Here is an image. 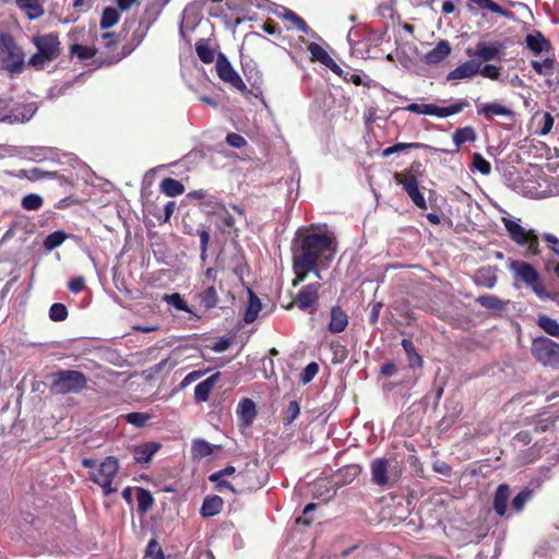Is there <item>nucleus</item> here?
Returning a JSON list of instances; mask_svg holds the SVG:
<instances>
[{
	"label": "nucleus",
	"instance_id": "obj_22",
	"mask_svg": "<svg viewBox=\"0 0 559 559\" xmlns=\"http://www.w3.org/2000/svg\"><path fill=\"white\" fill-rule=\"evenodd\" d=\"M348 326V316L338 306L331 308V319L328 329L331 333L337 334L344 332Z\"/></svg>",
	"mask_w": 559,
	"mask_h": 559
},
{
	"label": "nucleus",
	"instance_id": "obj_30",
	"mask_svg": "<svg viewBox=\"0 0 559 559\" xmlns=\"http://www.w3.org/2000/svg\"><path fill=\"white\" fill-rule=\"evenodd\" d=\"M218 378L219 373H215L195 385L194 399L197 402H205L209 400L210 393Z\"/></svg>",
	"mask_w": 559,
	"mask_h": 559
},
{
	"label": "nucleus",
	"instance_id": "obj_46",
	"mask_svg": "<svg viewBox=\"0 0 559 559\" xmlns=\"http://www.w3.org/2000/svg\"><path fill=\"white\" fill-rule=\"evenodd\" d=\"M136 500L139 511L142 513H145L154 503L152 493L144 488L138 489Z\"/></svg>",
	"mask_w": 559,
	"mask_h": 559
},
{
	"label": "nucleus",
	"instance_id": "obj_12",
	"mask_svg": "<svg viewBox=\"0 0 559 559\" xmlns=\"http://www.w3.org/2000/svg\"><path fill=\"white\" fill-rule=\"evenodd\" d=\"M395 179H396L397 183L403 187V189L406 191V193L408 194V197L411 198V200L414 202V204L417 207H419L421 210H425L427 207L426 199L419 191L418 181L414 175L396 174Z\"/></svg>",
	"mask_w": 559,
	"mask_h": 559
},
{
	"label": "nucleus",
	"instance_id": "obj_19",
	"mask_svg": "<svg viewBox=\"0 0 559 559\" xmlns=\"http://www.w3.org/2000/svg\"><path fill=\"white\" fill-rule=\"evenodd\" d=\"M282 19L288 23V29H297L301 33L310 35L312 38H317L318 35L312 32L302 17L297 15L294 11L282 7Z\"/></svg>",
	"mask_w": 559,
	"mask_h": 559
},
{
	"label": "nucleus",
	"instance_id": "obj_42",
	"mask_svg": "<svg viewBox=\"0 0 559 559\" xmlns=\"http://www.w3.org/2000/svg\"><path fill=\"white\" fill-rule=\"evenodd\" d=\"M67 238H68V235L64 231H62V230L53 231V233L49 234L44 239V248L47 251H51V250L60 247Z\"/></svg>",
	"mask_w": 559,
	"mask_h": 559
},
{
	"label": "nucleus",
	"instance_id": "obj_29",
	"mask_svg": "<svg viewBox=\"0 0 559 559\" xmlns=\"http://www.w3.org/2000/svg\"><path fill=\"white\" fill-rule=\"evenodd\" d=\"M407 148H427V150H430V151H433V152L448 153V151H445V150L432 147V146H429V145L424 144V143L413 142V143H396L393 146L384 148L382 151L381 155L383 157H389V156H391V155H393L395 153L403 152V151H405Z\"/></svg>",
	"mask_w": 559,
	"mask_h": 559
},
{
	"label": "nucleus",
	"instance_id": "obj_50",
	"mask_svg": "<svg viewBox=\"0 0 559 559\" xmlns=\"http://www.w3.org/2000/svg\"><path fill=\"white\" fill-rule=\"evenodd\" d=\"M478 74L486 79L503 82L501 79L500 69L491 63H486L483 67L480 66V71H478Z\"/></svg>",
	"mask_w": 559,
	"mask_h": 559
},
{
	"label": "nucleus",
	"instance_id": "obj_37",
	"mask_svg": "<svg viewBox=\"0 0 559 559\" xmlns=\"http://www.w3.org/2000/svg\"><path fill=\"white\" fill-rule=\"evenodd\" d=\"M195 51L200 60L204 63H212L215 59V51L210 46L209 40L201 38L195 43Z\"/></svg>",
	"mask_w": 559,
	"mask_h": 559
},
{
	"label": "nucleus",
	"instance_id": "obj_47",
	"mask_svg": "<svg viewBox=\"0 0 559 559\" xmlns=\"http://www.w3.org/2000/svg\"><path fill=\"white\" fill-rule=\"evenodd\" d=\"M70 53L79 60L91 59L96 55V49L80 44H73L70 47Z\"/></svg>",
	"mask_w": 559,
	"mask_h": 559
},
{
	"label": "nucleus",
	"instance_id": "obj_18",
	"mask_svg": "<svg viewBox=\"0 0 559 559\" xmlns=\"http://www.w3.org/2000/svg\"><path fill=\"white\" fill-rule=\"evenodd\" d=\"M288 179L286 181L287 185V200L295 201L299 194V180L300 174L296 163L292 159L287 160L286 170Z\"/></svg>",
	"mask_w": 559,
	"mask_h": 559
},
{
	"label": "nucleus",
	"instance_id": "obj_45",
	"mask_svg": "<svg viewBox=\"0 0 559 559\" xmlns=\"http://www.w3.org/2000/svg\"><path fill=\"white\" fill-rule=\"evenodd\" d=\"M197 26V16L188 10L183 11L182 21L179 27V33L182 38H186L187 33L193 32Z\"/></svg>",
	"mask_w": 559,
	"mask_h": 559
},
{
	"label": "nucleus",
	"instance_id": "obj_34",
	"mask_svg": "<svg viewBox=\"0 0 559 559\" xmlns=\"http://www.w3.org/2000/svg\"><path fill=\"white\" fill-rule=\"evenodd\" d=\"M533 123L538 127L536 132L539 135H546L551 131L554 127V118L547 111L536 112L533 117Z\"/></svg>",
	"mask_w": 559,
	"mask_h": 559
},
{
	"label": "nucleus",
	"instance_id": "obj_51",
	"mask_svg": "<svg viewBox=\"0 0 559 559\" xmlns=\"http://www.w3.org/2000/svg\"><path fill=\"white\" fill-rule=\"evenodd\" d=\"M532 491L531 490H522L519 492L511 502V508L515 512H521L526 504V502L531 499Z\"/></svg>",
	"mask_w": 559,
	"mask_h": 559
},
{
	"label": "nucleus",
	"instance_id": "obj_54",
	"mask_svg": "<svg viewBox=\"0 0 559 559\" xmlns=\"http://www.w3.org/2000/svg\"><path fill=\"white\" fill-rule=\"evenodd\" d=\"M144 559H165L164 552L156 539H151L146 546Z\"/></svg>",
	"mask_w": 559,
	"mask_h": 559
},
{
	"label": "nucleus",
	"instance_id": "obj_64",
	"mask_svg": "<svg viewBox=\"0 0 559 559\" xmlns=\"http://www.w3.org/2000/svg\"><path fill=\"white\" fill-rule=\"evenodd\" d=\"M544 239L549 245L550 249L559 257V239L552 234H545Z\"/></svg>",
	"mask_w": 559,
	"mask_h": 559
},
{
	"label": "nucleus",
	"instance_id": "obj_16",
	"mask_svg": "<svg viewBox=\"0 0 559 559\" xmlns=\"http://www.w3.org/2000/svg\"><path fill=\"white\" fill-rule=\"evenodd\" d=\"M236 414L240 421V427H251L257 417L255 403L248 397L241 399L240 402L238 403Z\"/></svg>",
	"mask_w": 559,
	"mask_h": 559
},
{
	"label": "nucleus",
	"instance_id": "obj_10",
	"mask_svg": "<svg viewBox=\"0 0 559 559\" xmlns=\"http://www.w3.org/2000/svg\"><path fill=\"white\" fill-rule=\"evenodd\" d=\"M215 69L218 78L223 82L228 83L230 86H233L235 90L239 92L247 91V86L243 83L242 79L233 68L231 63L228 61L226 56L222 52H219L217 56Z\"/></svg>",
	"mask_w": 559,
	"mask_h": 559
},
{
	"label": "nucleus",
	"instance_id": "obj_38",
	"mask_svg": "<svg viewBox=\"0 0 559 559\" xmlns=\"http://www.w3.org/2000/svg\"><path fill=\"white\" fill-rule=\"evenodd\" d=\"M260 310H261L260 299L250 290L248 306H247V309H246V312L243 316L245 322L252 323L257 319Z\"/></svg>",
	"mask_w": 559,
	"mask_h": 559
},
{
	"label": "nucleus",
	"instance_id": "obj_32",
	"mask_svg": "<svg viewBox=\"0 0 559 559\" xmlns=\"http://www.w3.org/2000/svg\"><path fill=\"white\" fill-rule=\"evenodd\" d=\"M223 508V499L219 496L206 497L203 500L200 513L204 518L218 514Z\"/></svg>",
	"mask_w": 559,
	"mask_h": 559
},
{
	"label": "nucleus",
	"instance_id": "obj_23",
	"mask_svg": "<svg viewBox=\"0 0 559 559\" xmlns=\"http://www.w3.org/2000/svg\"><path fill=\"white\" fill-rule=\"evenodd\" d=\"M14 3L28 20H37L45 12L40 0H14Z\"/></svg>",
	"mask_w": 559,
	"mask_h": 559
},
{
	"label": "nucleus",
	"instance_id": "obj_33",
	"mask_svg": "<svg viewBox=\"0 0 559 559\" xmlns=\"http://www.w3.org/2000/svg\"><path fill=\"white\" fill-rule=\"evenodd\" d=\"M452 140L456 146V151L466 142H475L477 140V133L471 126L459 128L452 134Z\"/></svg>",
	"mask_w": 559,
	"mask_h": 559
},
{
	"label": "nucleus",
	"instance_id": "obj_2",
	"mask_svg": "<svg viewBox=\"0 0 559 559\" xmlns=\"http://www.w3.org/2000/svg\"><path fill=\"white\" fill-rule=\"evenodd\" d=\"M0 63L10 74H20L25 67V55L9 33H0Z\"/></svg>",
	"mask_w": 559,
	"mask_h": 559
},
{
	"label": "nucleus",
	"instance_id": "obj_61",
	"mask_svg": "<svg viewBox=\"0 0 559 559\" xmlns=\"http://www.w3.org/2000/svg\"><path fill=\"white\" fill-rule=\"evenodd\" d=\"M85 286V280L82 276L73 277L68 283V288L70 292L78 294L83 290Z\"/></svg>",
	"mask_w": 559,
	"mask_h": 559
},
{
	"label": "nucleus",
	"instance_id": "obj_24",
	"mask_svg": "<svg viewBox=\"0 0 559 559\" xmlns=\"http://www.w3.org/2000/svg\"><path fill=\"white\" fill-rule=\"evenodd\" d=\"M451 53V46L448 40H440L433 49L424 56L428 64H438Z\"/></svg>",
	"mask_w": 559,
	"mask_h": 559
},
{
	"label": "nucleus",
	"instance_id": "obj_59",
	"mask_svg": "<svg viewBox=\"0 0 559 559\" xmlns=\"http://www.w3.org/2000/svg\"><path fill=\"white\" fill-rule=\"evenodd\" d=\"M226 142L229 146L235 148H241L247 144L246 139L238 133H228L226 136Z\"/></svg>",
	"mask_w": 559,
	"mask_h": 559
},
{
	"label": "nucleus",
	"instance_id": "obj_7",
	"mask_svg": "<svg viewBox=\"0 0 559 559\" xmlns=\"http://www.w3.org/2000/svg\"><path fill=\"white\" fill-rule=\"evenodd\" d=\"M503 225L509 234V237L519 246L526 247V255H537L539 253L538 237L532 231L526 230L516 221L508 217H502Z\"/></svg>",
	"mask_w": 559,
	"mask_h": 559
},
{
	"label": "nucleus",
	"instance_id": "obj_56",
	"mask_svg": "<svg viewBox=\"0 0 559 559\" xmlns=\"http://www.w3.org/2000/svg\"><path fill=\"white\" fill-rule=\"evenodd\" d=\"M165 300L178 310L191 312L187 301L178 293L166 295Z\"/></svg>",
	"mask_w": 559,
	"mask_h": 559
},
{
	"label": "nucleus",
	"instance_id": "obj_44",
	"mask_svg": "<svg viewBox=\"0 0 559 559\" xmlns=\"http://www.w3.org/2000/svg\"><path fill=\"white\" fill-rule=\"evenodd\" d=\"M555 59L554 58H546L542 61L539 60H533L531 61L532 68L536 71V73L540 75H550L554 72L555 68Z\"/></svg>",
	"mask_w": 559,
	"mask_h": 559
},
{
	"label": "nucleus",
	"instance_id": "obj_8",
	"mask_svg": "<svg viewBox=\"0 0 559 559\" xmlns=\"http://www.w3.org/2000/svg\"><path fill=\"white\" fill-rule=\"evenodd\" d=\"M118 469V460L114 456H107L91 472V480L102 487L105 496H109L117 491V488L112 487V481Z\"/></svg>",
	"mask_w": 559,
	"mask_h": 559
},
{
	"label": "nucleus",
	"instance_id": "obj_15",
	"mask_svg": "<svg viewBox=\"0 0 559 559\" xmlns=\"http://www.w3.org/2000/svg\"><path fill=\"white\" fill-rule=\"evenodd\" d=\"M478 71H480V63L473 58L471 60H467V61L461 63L455 69L450 71L447 74V80L448 81H461V80L472 79L473 76L478 74Z\"/></svg>",
	"mask_w": 559,
	"mask_h": 559
},
{
	"label": "nucleus",
	"instance_id": "obj_31",
	"mask_svg": "<svg viewBox=\"0 0 559 559\" xmlns=\"http://www.w3.org/2000/svg\"><path fill=\"white\" fill-rule=\"evenodd\" d=\"M476 302L481 307L491 310L495 313H500L506 309L508 301L500 299L495 295H481L476 298Z\"/></svg>",
	"mask_w": 559,
	"mask_h": 559
},
{
	"label": "nucleus",
	"instance_id": "obj_27",
	"mask_svg": "<svg viewBox=\"0 0 559 559\" xmlns=\"http://www.w3.org/2000/svg\"><path fill=\"white\" fill-rule=\"evenodd\" d=\"M157 442H145L135 447L133 457L138 463H148L152 456L159 450Z\"/></svg>",
	"mask_w": 559,
	"mask_h": 559
},
{
	"label": "nucleus",
	"instance_id": "obj_4",
	"mask_svg": "<svg viewBox=\"0 0 559 559\" xmlns=\"http://www.w3.org/2000/svg\"><path fill=\"white\" fill-rule=\"evenodd\" d=\"M86 385V376L78 370H59L51 374L50 391L55 394L80 393Z\"/></svg>",
	"mask_w": 559,
	"mask_h": 559
},
{
	"label": "nucleus",
	"instance_id": "obj_60",
	"mask_svg": "<svg viewBox=\"0 0 559 559\" xmlns=\"http://www.w3.org/2000/svg\"><path fill=\"white\" fill-rule=\"evenodd\" d=\"M300 413V406H299V403L297 401H292L288 406H287V409H286V424H289L292 423L294 419L297 418V416L299 415Z\"/></svg>",
	"mask_w": 559,
	"mask_h": 559
},
{
	"label": "nucleus",
	"instance_id": "obj_35",
	"mask_svg": "<svg viewBox=\"0 0 559 559\" xmlns=\"http://www.w3.org/2000/svg\"><path fill=\"white\" fill-rule=\"evenodd\" d=\"M160 191L167 197H178L185 192V186L174 178H164L160 182Z\"/></svg>",
	"mask_w": 559,
	"mask_h": 559
},
{
	"label": "nucleus",
	"instance_id": "obj_62",
	"mask_svg": "<svg viewBox=\"0 0 559 559\" xmlns=\"http://www.w3.org/2000/svg\"><path fill=\"white\" fill-rule=\"evenodd\" d=\"M235 473V467L234 466H227L221 471H217L213 474L210 475L209 479L211 481H218L219 478H223L224 476H227V475H231Z\"/></svg>",
	"mask_w": 559,
	"mask_h": 559
},
{
	"label": "nucleus",
	"instance_id": "obj_1",
	"mask_svg": "<svg viewBox=\"0 0 559 559\" xmlns=\"http://www.w3.org/2000/svg\"><path fill=\"white\" fill-rule=\"evenodd\" d=\"M336 249V238L332 231H319L314 225L298 228L292 243L296 275L293 285L305 281L310 273L321 280L320 269L329 267Z\"/></svg>",
	"mask_w": 559,
	"mask_h": 559
},
{
	"label": "nucleus",
	"instance_id": "obj_52",
	"mask_svg": "<svg viewBox=\"0 0 559 559\" xmlns=\"http://www.w3.org/2000/svg\"><path fill=\"white\" fill-rule=\"evenodd\" d=\"M319 372V365L316 361L309 362L300 373V382L308 384Z\"/></svg>",
	"mask_w": 559,
	"mask_h": 559
},
{
	"label": "nucleus",
	"instance_id": "obj_49",
	"mask_svg": "<svg viewBox=\"0 0 559 559\" xmlns=\"http://www.w3.org/2000/svg\"><path fill=\"white\" fill-rule=\"evenodd\" d=\"M68 317V309L63 304L56 302L49 309V318L51 321L61 322Z\"/></svg>",
	"mask_w": 559,
	"mask_h": 559
},
{
	"label": "nucleus",
	"instance_id": "obj_25",
	"mask_svg": "<svg viewBox=\"0 0 559 559\" xmlns=\"http://www.w3.org/2000/svg\"><path fill=\"white\" fill-rule=\"evenodd\" d=\"M509 498V486L506 484L499 485L493 497V510L499 516L506 515Z\"/></svg>",
	"mask_w": 559,
	"mask_h": 559
},
{
	"label": "nucleus",
	"instance_id": "obj_53",
	"mask_svg": "<svg viewBox=\"0 0 559 559\" xmlns=\"http://www.w3.org/2000/svg\"><path fill=\"white\" fill-rule=\"evenodd\" d=\"M473 166L483 175H489L491 171L490 163L479 153L473 155Z\"/></svg>",
	"mask_w": 559,
	"mask_h": 559
},
{
	"label": "nucleus",
	"instance_id": "obj_21",
	"mask_svg": "<svg viewBox=\"0 0 559 559\" xmlns=\"http://www.w3.org/2000/svg\"><path fill=\"white\" fill-rule=\"evenodd\" d=\"M469 104L466 99H457L448 107H440L435 104L430 105L429 116L438 118H447L456 114H460L464 108L468 107Z\"/></svg>",
	"mask_w": 559,
	"mask_h": 559
},
{
	"label": "nucleus",
	"instance_id": "obj_36",
	"mask_svg": "<svg viewBox=\"0 0 559 559\" xmlns=\"http://www.w3.org/2000/svg\"><path fill=\"white\" fill-rule=\"evenodd\" d=\"M213 453V445L204 439H194L191 444V454L193 459L201 460Z\"/></svg>",
	"mask_w": 559,
	"mask_h": 559
},
{
	"label": "nucleus",
	"instance_id": "obj_20",
	"mask_svg": "<svg viewBox=\"0 0 559 559\" xmlns=\"http://www.w3.org/2000/svg\"><path fill=\"white\" fill-rule=\"evenodd\" d=\"M477 115L485 117L487 120H491L498 116L512 117L514 112L512 109L493 102L477 106Z\"/></svg>",
	"mask_w": 559,
	"mask_h": 559
},
{
	"label": "nucleus",
	"instance_id": "obj_43",
	"mask_svg": "<svg viewBox=\"0 0 559 559\" xmlns=\"http://www.w3.org/2000/svg\"><path fill=\"white\" fill-rule=\"evenodd\" d=\"M538 326L547 334L559 337V323L547 316H539L537 320Z\"/></svg>",
	"mask_w": 559,
	"mask_h": 559
},
{
	"label": "nucleus",
	"instance_id": "obj_3",
	"mask_svg": "<svg viewBox=\"0 0 559 559\" xmlns=\"http://www.w3.org/2000/svg\"><path fill=\"white\" fill-rule=\"evenodd\" d=\"M32 41L37 52L29 58L28 64L37 70L43 69L60 53V40L53 33L34 36Z\"/></svg>",
	"mask_w": 559,
	"mask_h": 559
},
{
	"label": "nucleus",
	"instance_id": "obj_26",
	"mask_svg": "<svg viewBox=\"0 0 559 559\" xmlns=\"http://www.w3.org/2000/svg\"><path fill=\"white\" fill-rule=\"evenodd\" d=\"M372 481L379 486L388 484V461L385 459H376L370 465Z\"/></svg>",
	"mask_w": 559,
	"mask_h": 559
},
{
	"label": "nucleus",
	"instance_id": "obj_13",
	"mask_svg": "<svg viewBox=\"0 0 559 559\" xmlns=\"http://www.w3.org/2000/svg\"><path fill=\"white\" fill-rule=\"evenodd\" d=\"M321 285L319 282L311 283L304 286L297 295L296 304L301 310H308L313 313L317 310V302L319 299V289Z\"/></svg>",
	"mask_w": 559,
	"mask_h": 559
},
{
	"label": "nucleus",
	"instance_id": "obj_14",
	"mask_svg": "<svg viewBox=\"0 0 559 559\" xmlns=\"http://www.w3.org/2000/svg\"><path fill=\"white\" fill-rule=\"evenodd\" d=\"M308 51L311 55V60L320 62L321 64L329 68L333 73L338 76L343 75L342 68L333 60V58L329 55V52L319 44L310 43L308 45Z\"/></svg>",
	"mask_w": 559,
	"mask_h": 559
},
{
	"label": "nucleus",
	"instance_id": "obj_6",
	"mask_svg": "<svg viewBox=\"0 0 559 559\" xmlns=\"http://www.w3.org/2000/svg\"><path fill=\"white\" fill-rule=\"evenodd\" d=\"M37 111L35 103H13L3 100L0 107V123L20 124L28 122Z\"/></svg>",
	"mask_w": 559,
	"mask_h": 559
},
{
	"label": "nucleus",
	"instance_id": "obj_63",
	"mask_svg": "<svg viewBox=\"0 0 559 559\" xmlns=\"http://www.w3.org/2000/svg\"><path fill=\"white\" fill-rule=\"evenodd\" d=\"M203 374L202 371H191L182 379L180 386L183 389L190 385L192 382L197 381Z\"/></svg>",
	"mask_w": 559,
	"mask_h": 559
},
{
	"label": "nucleus",
	"instance_id": "obj_48",
	"mask_svg": "<svg viewBox=\"0 0 559 559\" xmlns=\"http://www.w3.org/2000/svg\"><path fill=\"white\" fill-rule=\"evenodd\" d=\"M43 204V198L36 193L26 194L21 201V206L26 211H37Z\"/></svg>",
	"mask_w": 559,
	"mask_h": 559
},
{
	"label": "nucleus",
	"instance_id": "obj_5",
	"mask_svg": "<svg viewBox=\"0 0 559 559\" xmlns=\"http://www.w3.org/2000/svg\"><path fill=\"white\" fill-rule=\"evenodd\" d=\"M509 270L513 273L515 280L523 282L526 286L542 299L549 298L545 290L538 272L527 262L520 260H510Z\"/></svg>",
	"mask_w": 559,
	"mask_h": 559
},
{
	"label": "nucleus",
	"instance_id": "obj_40",
	"mask_svg": "<svg viewBox=\"0 0 559 559\" xmlns=\"http://www.w3.org/2000/svg\"><path fill=\"white\" fill-rule=\"evenodd\" d=\"M401 344L407 355L409 367H420L423 364V359L420 355L416 352L413 342L411 340L403 338Z\"/></svg>",
	"mask_w": 559,
	"mask_h": 559
},
{
	"label": "nucleus",
	"instance_id": "obj_28",
	"mask_svg": "<svg viewBox=\"0 0 559 559\" xmlns=\"http://www.w3.org/2000/svg\"><path fill=\"white\" fill-rule=\"evenodd\" d=\"M525 43L534 55H540L543 51H547L550 48L549 41L540 32L526 35Z\"/></svg>",
	"mask_w": 559,
	"mask_h": 559
},
{
	"label": "nucleus",
	"instance_id": "obj_11",
	"mask_svg": "<svg viewBox=\"0 0 559 559\" xmlns=\"http://www.w3.org/2000/svg\"><path fill=\"white\" fill-rule=\"evenodd\" d=\"M506 46L502 43H477L475 49L467 48L466 55L471 58H478L485 62L501 60Z\"/></svg>",
	"mask_w": 559,
	"mask_h": 559
},
{
	"label": "nucleus",
	"instance_id": "obj_58",
	"mask_svg": "<svg viewBox=\"0 0 559 559\" xmlns=\"http://www.w3.org/2000/svg\"><path fill=\"white\" fill-rule=\"evenodd\" d=\"M430 105L431 104L412 103V104H408L404 108V110L409 111V112H414V114H418V115L429 116Z\"/></svg>",
	"mask_w": 559,
	"mask_h": 559
},
{
	"label": "nucleus",
	"instance_id": "obj_41",
	"mask_svg": "<svg viewBox=\"0 0 559 559\" xmlns=\"http://www.w3.org/2000/svg\"><path fill=\"white\" fill-rule=\"evenodd\" d=\"M119 17H120V15H119V12L117 9L111 8V7L105 8L102 13V17H100V22H99L100 28L107 29V28L112 27L119 21Z\"/></svg>",
	"mask_w": 559,
	"mask_h": 559
},
{
	"label": "nucleus",
	"instance_id": "obj_57",
	"mask_svg": "<svg viewBox=\"0 0 559 559\" xmlns=\"http://www.w3.org/2000/svg\"><path fill=\"white\" fill-rule=\"evenodd\" d=\"M200 237V249H201V259L204 261L207 255V246L210 241V233L206 229H202L198 231Z\"/></svg>",
	"mask_w": 559,
	"mask_h": 559
},
{
	"label": "nucleus",
	"instance_id": "obj_55",
	"mask_svg": "<svg viewBox=\"0 0 559 559\" xmlns=\"http://www.w3.org/2000/svg\"><path fill=\"white\" fill-rule=\"evenodd\" d=\"M124 417L128 424H131L139 428L143 427L146 424V421L151 418L148 414L141 412H132L127 414Z\"/></svg>",
	"mask_w": 559,
	"mask_h": 559
},
{
	"label": "nucleus",
	"instance_id": "obj_17",
	"mask_svg": "<svg viewBox=\"0 0 559 559\" xmlns=\"http://www.w3.org/2000/svg\"><path fill=\"white\" fill-rule=\"evenodd\" d=\"M497 266H483L475 271L473 275V282L475 285L491 289L496 286L498 276H497Z\"/></svg>",
	"mask_w": 559,
	"mask_h": 559
},
{
	"label": "nucleus",
	"instance_id": "obj_9",
	"mask_svg": "<svg viewBox=\"0 0 559 559\" xmlns=\"http://www.w3.org/2000/svg\"><path fill=\"white\" fill-rule=\"evenodd\" d=\"M532 354L545 366L559 367V344L546 336L534 338Z\"/></svg>",
	"mask_w": 559,
	"mask_h": 559
},
{
	"label": "nucleus",
	"instance_id": "obj_39",
	"mask_svg": "<svg viewBox=\"0 0 559 559\" xmlns=\"http://www.w3.org/2000/svg\"><path fill=\"white\" fill-rule=\"evenodd\" d=\"M201 305L206 309H212L218 304V295L214 286L206 287L199 295Z\"/></svg>",
	"mask_w": 559,
	"mask_h": 559
}]
</instances>
